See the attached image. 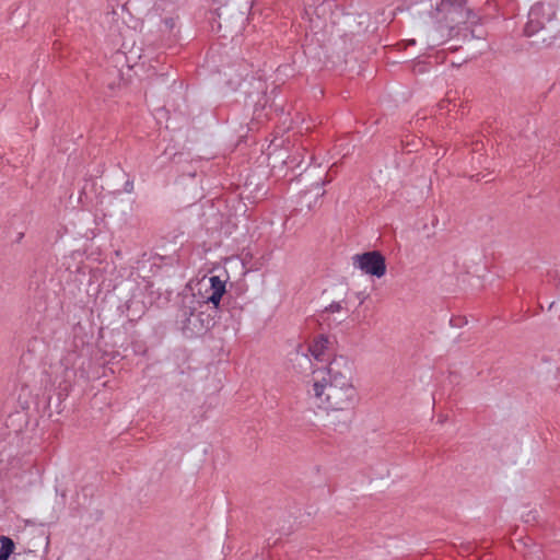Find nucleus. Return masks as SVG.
<instances>
[{"label": "nucleus", "mask_w": 560, "mask_h": 560, "mask_svg": "<svg viewBox=\"0 0 560 560\" xmlns=\"http://www.w3.org/2000/svg\"><path fill=\"white\" fill-rule=\"evenodd\" d=\"M242 79H243V77H240V79L235 82V86L241 83Z\"/></svg>", "instance_id": "12"}, {"label": "nucleus", "mask_w": 560, "mask_h": 560, "mask_svg": "<svg viewBox=\"0 0 560 560\" xmlns=\"http://www.w3.org/2000/svg\"><path fill=\"white\" fill-rule=\"evenodd\" d=\"M202 306L203 302L197 300L195 295L183 300L176 322L185 337H201L214 325L213 317L199 310Z\"/></svg>", "instance_id": "2"}, {"label": "nucleus", "mask_w": 560, "mask_h": 560, "mask_svg": "<svg viewBox=\"0 0 560 560\" xmlns=\"http://www.w3.org/2000/svg\"><path fill=\"white\" fill-rule=\"evenodd\" d=\"M325 425L338 433L349 431L353 420V408H326Z\"/></svg>", "instance_id": "6"}, {"label": "nucleus", "mask_w": 560, "mask_h": 560, "mask_svg": "<svg viewBox=\"0 0 560 560\" xmlns=\"http://www.w3.org/2000/svg\"><path fill=\"white\" fill-rule=\"evenodd\" d=\"M363 301H364V298L360 296V303H363Z\"/></svg>", "instance_id": "15"}, {"label": "nucleus", "mask_w": 560, "mask_h": 560, "mask_svg": "<svg viewBox=\"0 0 560 560\" xmlns=\"http://www.w3.org/2000/svg\"><path fill=\"white\" fill-rule=\"evenodd\" d=\"M329 346L330 341L328 337L320 335L316 337L310 345L308 351L315 360L323 362L326 361L330 355Z\"/></svg>", "instance_id": "7"}, {"label": "nucleus", "mask_w": 560, "mask_h": 560, "mask_svg": "<svg viewBox=\"0 0 560 560\" xmlns=\"http://www.w3.org/2000/svg\"><path fill=\"white\" fill-rule=\"evenodd\" d=\"M471 15L472 11L467 7V0H442L433 13L439 27L447 30V37L456 26L467 23Z\"/></svg>", "instance_id": "3"}, {"label": "nucleus", "mask_w": 560, "mask_h": 560, "mask_svg": "<svg viewBox=\"0 0 560 560\" xmlns=\"http://www.w3.org/2000/svg\"><path fill=\"white\" fill-rule=\"evenodd\" d=\"M352 378V363L345 357L334 358L326 369V376L314 381V396L326 408H354L358 393Z\"/></svg>", "instance_id": "1"}, {"label": "nucleus", "mask_w": 560, "mask_h": 560, "mask_svg": "<svg viewBox=\"0 0 560 560\" xmlns=\"http://www.w3.org/2000/svg\"><path fill=\"white\" fill-rule=\"evenodd\" d=\"M541 40H542L544 43H545V42H547V37L542 36V37H541Z\"/></svg>", "instance_id": "13"}, {"label": "nucleus", "mask_w": 560, "mask_h": 560, "mask_svg": "<svg viewBox=\"0 0 560 560\" xmlns=\"http://www.w3.org/2000/svg\"><path fill=\"white\" fill-rule=\"evenodd\" d=\"M209 281L212 292L207 296V301L205 303H211L218 307L222 295L225 293V282L222 281L218 276L210 277Z\"/></svg>", "instance_id": "8"}, {"label": "nucleus", "mask_w": 560, "mask_h": 560, "mask_svg": "<svg viewBox=\"0 0 560 560\" xmlns=\"http://www.w3.org/2000/svg\"><path fill=\"white\" fill-rule=\"evenodd\" d=\"M353 266L364 273L381 278L386 273V261L378 250L365 252L353 256Z\"/></svg>", "instance_id": "5"}, {"label": "nucleus", "mask_w": 560, "mask_h": 560, "mask_svg": "<svg viewBox=\"0 0 560 560\" xmlns=\"http://www.w3.org/2000/svg\"><path fill=\"white\" fill-rule=\"evenodd\" d=\"M0 544V560H8L14 550V542L10 537L1 536Z\"/></svg>", "instance_id": "9"}, {"label": "nucleus", "mask_w": 560, "mask_h": 560, "mask_svg": "<svg viewBox=\"0 0 560 560\" xmlns=\"http://www.w3.org/2000/svg\"><path fill=\"white\" fill-rule=\"evenodd\" d=\"M556 16L555 7L550 3L537 2L528 12V21L524 28V34L528 37L547 31Z\"/></svg>", "instance_id": "4"}, {"label": "nucleus", "mask_w": 560, "mask_h": 560, "mask_svg": "<svg viewBox=\"0 0 560 560\" xmlns=\"http://www.w3.org/2000/svg\"><path fill=\"white\" fill-rule=\"evenodd\" d=\"M363 301H364V298L360 296V303H363Z\"/></svg>", "instance_id": "14"}, {"label": "nucleus", "mask_w": 560, "mask_h": 560, "mask_svg": "<svg viewBox=\"0 0 560 560\" xmlns=\"http://www.w3.org/2000/svg\"><path fill=\"white\" fill-rule=\"evenodd\" d=\"M341 308H342V306H341L340 302H332L327 307H325V312L336 313V312H340Z\"/></svg>", "instance_id": "10"}, {"label": "nucleus", "mask_w": 560, "mask_h": 560, "mask_svg": "<svg viewBox=\"0 0 560 560\" xmlns=\"http://www.w3.org/2000/svg\"><path fill=\"white\" fill-rule=\"evenodd\" d=\"M133 190V182L128 179L124 185V191L130 194Z\"/></svg>", "instance_id": "11"}]
</instances>
